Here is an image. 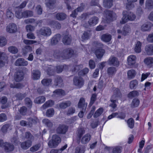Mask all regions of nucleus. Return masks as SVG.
Listing matches in <instances>:
<instances>
[{"label": "nucleus", "mask_w": 153, "mask_h": 153, "mask_svg": "<svg viewBox=\"0 0 153 153\" xmlns=\"http://www.w3.org/2000/svg\"><path fill=\"white\" fill-rule=\"evenodd\" d=\"M123 15L122 21H120L121 23L122 24L125 23L128 21H134L136 18L135 15L131 12L124 11L123 12Z\"/></svg>", "instance_id": "f257e3e1"}, {"label": "nucleus", "mask_w": 153, "mask_h": 153, "mask_svg": "<svg viewBox=\"0 0 153 153\" xmlns=\"http://www.w3.org/2000/svg\"><path fill=\"white\" fill-rule=\"evenodd\" d=\"M87 105V103L85 102V100L84 98H81L79 100L78 104V107L82 108V110L80 111L78 114V116L80 118H82L84 114Z\"/></svg>", "instance_id": "f03ea898"}, {"label": "nucleus", "mask_w": 153, "mask_h": 153, "mask_svg": "<svg viewBox=\"0 0 153 153\" xmlns=\"http://www.w3.org/2000/svg\"><path fill=\"white\" fill-rule=\"evenodd\" d=\"M63 52L62 59H68L71 58L74 54V51L71 48L65 49L63 50Z\"/></svg>", "instance_id": "7ed1b4c3"}, {"label": "nucleus", "mask_w": 153, "mask_h": 153, "mask_svg": "<svg viewBox=\"0 0 153 153\" xmlns=\"http://www.w3.org/2000/svg\"><path fill=\"white\" fill-rule=\"evenodd\" d=\"M73 83L74 85L80 88L84 85V80L81 76H75L73 78Z\"/></svg>", "instance_id": "20e7f679"}, {"label": "nucleus", "mask_w": 153, "mask_h": 153, "mask_svg": "<svg viewBox=\"0 0 153 153\" xmlns=\"http://www.w3.org/2000/svg\"><path fill=\"white\" fill-rule=\"evenodd\" d=\"M39 33L45 36H50L52 33L51 29L48 27H44L41 28L39 31Z\"/></svg>", "instance_id": "39448f33"}, {"label": "nucleus", "mask_w": 153, "mask_h": 153, "mask_svg": "<svg viewBox=\"0 0 153 153\" xmlns=\"http://www.w3.org/2000/svg\"><path fill=\"white\" fill-rule=\"evenodd\" d=\"M8 58L7 56L6 53L0 51V68L5 65Z\"/></svg>", "instance_id": "423d86ee"}, {"label": "nucleus", "mask_w": 153, "mask_h": 153, "mask_svg": "<svg viewBox=\"0 0 153 153\" xmlns=\"http://www.w3.org/2000/svg\"><path fill=\"white\" fill-rule=\"evenodd\" d=\"M106 17L107 20L110 21H112L115 20L117 16L116 14L112 11L109 10H106Z\"/></svg>", "instance_id": "0eeeda50"}, {"label": "nucleus", "mask_w": 153, "mask_h": 153, "mask_svg": "<svg viewBox=\"0 0 153 153\" xmlns=\"http://www.w3.org/2000/svg\"><path fill=\"white\" fill-rule=\"evenodd\" d=\"M24 77V74L22 71H18L15 73L14 79L16 82H19L22 81Z\"/></svg>", "instance_id": "6e6552de"}, {"label": "nucleus", "mask_w": 153, "mask_h": 153, "mask_svg": "<svg viewBox=\"0 0 153 153\" xmlns=\"http://www.w3.org/2000/svg\"><path fill=\"white\" fill-rule=\"evenodd\" d=\"M68 128L66 126L60 125L56 129V132L58 134H64L67 131Z\"/></svg>", "instance_id": "1a4fd4ad"}, {"label": "nucleus", "mask_w": 153, "mask_h": 153, "mask_svg": "<svg viewBox=\"0 0 153 153\" xmlns=\"http://www.w3.org/2000/svg\"><path fill=\"white\" fill-rule=\"evenodd\" d=\"M48 25L53 28L59 30L61 27V25L58 22L55 20H51L48 23Z\"/></svg>", "instance_id": "9d476101"}, {"label": "nucleus", "mask_w": 153, "mask_h": 153, "mask_svg": "<svg viewBox=\"0 0 153 153\" xmlns=\"http://www.w3.org/2000/svg\"><path fill=\"white\" fill-rule=\"evenodd\" d=\"M7 32L10 33H13L17 31V27L15 24L14 23H11L7 26L6 28Z\"/></svg>", "instance_id": "9b49d317"}, {"label": "nucleus", "mask_w": 153, "mask_h": 153, "mask_svg": "<svg viewBox=\"0 0 153 153\" xmlns=\"http://www.w3.org/2000/svg\"><path fill=\"white\" fill-rule=\"evenodd\" d=\"M131 31V29L130 27L128 25H125L123 28L122 31L120 30H117L118 33H121L123 35L126 36Z\"/></svg>", "instance_id": "f8f14e48"}, {"label": "nucleus", "mask_w": 153, "mask_h": 153, "mask_svg": "<svg viewBox=\"0 0 153 153\" xmlns=\"http://www.w3.org/2000/svg\"><path fill=\"white\" fill-rule=\"evenodd\" d=\"M145 53L148 55H153V44H149L145 47Z\"/></svg>", "instance_id": "ddd939ff"}, {"label": "nucleus", "mask_w": 153, "mask_h": 153, "mask_svg": "<svg viewBox=\"0 0 153 153\" xmlns=\"http://www.w3.org/2000/svg\"><path fill=\"white\" fill-rule=\"evenodd\" d=\"M27 61H25L23 58L18 59L15 62V65L16 66H26L28 65Z\"/></svg>", "instance_id": "4468645a"}, {"label": "nucleus", "mask_w": 153, "mask_h": 153, "mask_svg": "<svg viewBox=\"0 0 153 153\" xmlns=\"http://www.w3.org/2000/svg\"><path fill=\"white\" fill-rule=\"evenodd\" d=\"M61 38V35L60 34H58L55 35L51 39V44L52 45H54L57 44Z\"/></svg>", "instance_id": "2eb2a0df"}, {"label": "nucleus", "mask_w": 153, "mask_h": 153, "mask_svg": "<svg viewBox=\"0 0 153 153\" xmlns=\"http://www.w3.org/2000/svg\"><path fill=\"white\" fill-rule=\"evenodd\" d=\"M4 149L5 152H10L13 150L14 147L13 144L10 143L5 142L4 145Z\"/></svg>", "instance_id": "dca6fc26"}, {"label": "nucleus", "mask_w": 153, "mask_h": 153, "mask_svg": "<svg viewBox=\"0 0 153 153\" xmlns=\"http://www.w3.org/2000/svg\"><path fill=\"white\" fill-rule=\"evenodd\" d=\"M72 40V38L70 35H65L64 36L62 41L63 44L65 45H70Z\"/></svg>", "instance_id": "f3484780"}, {"label": "nucleus", "mask_w": 153, "mask_h": 153, "mask_svg": "<svg viewBox=\"0 0 153 153\" xmlns=\"http://www.w3.org/2000/svg\"><path fill=\"white\" fill-rule=\"evenodd\" d=\"M56 0H45V4L46 7L50 9H53L56 3Z\"/></svg>", "instance_id": "a211bd4d"}, {"label": "nucleus", "mask_w": 153, "mask_h": 153, "mask_svg": "<svg viewBox=\"0 0 153 153\" xmlns=\"http://www.w3.org/2000/svg\"><path fill=\"white\" fill-rule=\"evenodd\" d=\"M98 18L95 16L91 18L88 21V23L90 26H93L96 25L98 22Z\"/></svg>", "instance_id": "6ab92c4d"}, {"label": "nucleus", "mask_w": 153, "mask_h": 153, "mask_svg": "<svg viewBox=\"0 0 153 153\" xmlns=\"http://www.w3.org/2000/svg\"><path fill=\"white\" fill-rule=\"evenodd\" d=\"M108 62L110 65H113L114 66H118L119 64V62L117 59L115 57L111 56L109 59Z\"/></svg>", "instance_id": "aec40b11"}, {"label": "nucleus", "mask_w": 153, "mask_h": 153, "mask_svg": "<svg viewBox=\"0 0 153 153\" xmlns=\"http://www.w3.org/2000/svg\"><path fill=\"white\" fill-rule=\"evenodd\" d=\"M32 144V141L28 140L22 143L21 144V146L23 149L26 150L30 147Z\"/></svg>", "instance_id": "412c9836"}, {"label": "nucleus", "mask_w": 153, "mask_h": 153, "mask_svg": "<svg viewBox=\"0 0 153 153\" xmlns=\"http://www.w3.org/2000/svg\"><path fill=\"white\" fill-rule=\"evenodd\" d=\"M66 15L63 13H58L55 16V19L59 21L64 20L66 18Z\"/></svg>", "instance_id": "4be33fe9"}, {"label": "nucleus", "mask_w": 153, "mask_h": 153, "mask_svg": "<svg viewBox=\"0 0 153 153\" xmlns=\"http://www.w3.org/2000/svg\"><path fill=\"white\" fill-rule=\"evenodd\" d=\"M71 105V102L70 101H67L61 102L57 105L60 109H65L66 108L70 106Z\"/></svg>", "instance_id": "5701e85b"}, {"label": "nucleus", "mask_w": 153, "mask_h": 153, "mask_svg": "<svg viewBox=\"0 0 153 153\" xmlns=\"http://www.w3.org/2000/svg\"><path fill=\"white\" fill-rule=\"evenodd\" d=\"M136 59V57L135 56L133 55L129 56L127 58L128 65L130 66L134 65L135 63Z\"/></svg>", "instance_id": "b1692460"}, {"label": "nucleus", "mask_w": 153, "mask_h": 153, "mask_svg": "<svg viewBox=\"0 0 153 153\" xmlns=\"http://www.w3.org/2000/svg\"><path fill=\"white\" fill-rule=\"evenodd\" d=\"M105 53V50L101 49H97L95 51V54L97 58L98 59H101Z\"/></svg>", "instance_id": "393cba45"}, {"label": "nucleus", "mask_w": 153, "mask_h": 153, "mask_svg": "<svg viewBox=\"0 0 153 153\" xmlns=\"http://www.w3.org/2000/svg\"><path fill=\"white\" fill-rule=\"evenodd\" d=\"M144 62L149 67L151 68L153 65V58L152 57H146L144 59Z\"/></svg>", "instance_id": "a878e982"}, {"label": "nucleus", "mask_w": 153, "mask_h": 153, "mask_svg": "<svg viewBox=\"0 0 153 153\" xmlns=\"http://www.w3.org/2000/svg\"><path fill=\"white\" fill-rule=\"evenodd\" d=\"M91 138V136L90 134H86L82 138L81 142L83 144H86L89 142Z\"/></svg>", "instance_id": "bb28decb"}, {"label": "nucleus", "mask_w": 153, "mask_h": 153, "mask_svg": "<svg viewBox=\"0 0 153 153\" xmlns=\"http://www.w3.org/2000/svg\"><path fill=\"white\" fill-rule=\"evenodd\" d=\"M32 77L34 80L39 79L40 76V72L38 70H33L32 72Z\"/></svg>", "instance_id": "cd10ccee"}, {"label": "nucleus", "mask_w": 153, "mask_h": 153, "mask_svg": "<svg viewBox=\"0 0 153 153\" xmlns=\"http://www.w3.org/2000/svg\"><path fill=\"white\" fill-rule=\"evenodd\" d=\"M54 82L56 85H59L60 87L63 86V79L61 76H56L55 78Z\"/></svg>", "instance_id": "c85d7f7f"}, {"label": "nucleus", "mask_w": 153, "mask_h": 153, "mask_svg": "<svg viewBox=\"0 0 153 153\" xmlns=\"http://www.w3.org/2000/svg\"><path fill=\"white\" fill-rule=\"evenodd\" d=\"M82 68V65H74L71 69V71L73 74H74Z\"/></svg>", "instance_id": "c756f323"}, {"label": "nucleus", "mask_w": 153, "mask_h": 153, "mask_svg": "<svg viewBox=\"0 0 153 153\" xmlns=\"http://www.w3.org/2000/svg\"><path fill=\"white\" fill-rule=\"evenodd\" d=\"M121 93L120 90L118 88H116L114 91V94L112 95L111 97L113 99H117L118 97H121Z\"/></svg>", "instance_id": "7c9ffc66"}, {"label": "nucleus", "mask_w": 153, "mask_h": 153, "mask_svg": "<svg viewBox=\"0 0 153 153\" xmlns=\"http://www.w3.org/2000/svg\"><path fill=\"white\" fill-rule=\"evenodd\" d=\"M151 25L149 23H146L142 25L141 29L143 31H149L151 29Z\"/></svg>", "instance_id": "2f4dec72"}, {"label": "nucleus", "mask_w": 153, "mask_h": 153, "mask_svg": "<svg viewBox=\"0 0 153 153\" xmlns=\"http://www.w3.org/2000/svg\"><path fill=\"white\" fill-rule=\"evenodd\" d=\"M102 40L105 42H109L111 39V36L108 34H105L102 35L101 36Z\"/></svg>", "instance_id": "473e14b6"}, {"label": "nucleus", "mask_w": 153, "mask_h": 153, "mask_svg": "<svg viewBox=\"0 0 153 153\" xmlns=\"http://www.w3.org/2000/svg\"><path fill=\"white\" fill-rule=\"evenodd\" d=\"M83 9V7L82 6L79 7L72 12V14L71 15V16L73 18H76L77 15V13L82 11Z\"/></svg>", "instance_id": "72a5a7b5"}, {"label": "nucleus", "mask_w": 153, "mask_h": 153, "mask_svg": "<svg viewBox=\"0 0 153 153\" xmlns=\"http://www.w3.org/2000/svg\"><path fill=\"white\" fill-rule=\"evenodd\" d=\"M113 0H103L104 6L107 8H110L113 5Z\"/></svg>", "instance_id": "f704fd0d"}, {"label": "nucleus", "mask_w": 153, "mask_h": 153, "mask_svg": "<svg viewBox=\"0 0 153 153\" xmlns=\"http://www.w3.org/2000/svg\"><path fill=\"white\" fill-rule=\"evenodd\" d=\"M141 46L142 44L141 42L140 41H137L136 44L134 49V51L136 53H139L141 52Z\"/></svg>", "instance_id": "c9c22d12"}, {"label": "nucleus", "mask_w": 153, "mask_h": 153, "mask_svg": "<svg viewBox=\"0 0 153 153\" xmlns=\"http://www.w3.org/2000/svg\"><path fill=\"white\" fill-rule=\"evenodd\" d=\"M27 96V94L26 93H22L19 92L16 94L15 95V97L18 100H22Z\"/></svg>", "instance_id": "e433bc0d"}, {"label": "nucleus", "mask_w": 153, "mask_h": 153, "mask_svg": "<svg viewBox=\"0 0 153 153\" xmlns=\"http://www.w3.org/2000/svg\"><path fill=\"white\" fill-rule=\"evenodd\" d=\"M52 82V80L50 78L43 79L41 81L42 84L45 86H48L50 85Z\"/></svg>", "instance_id": "4c0bfd02"}, {"label": "nucleus", "mask_w": 153, "mask_h": 153, "mask_svg": "<svg viewBox=\"0 0 153 153\" xmlns=\"http://www.w3.org/2000/svg\"><path fill=\"white\" fill-rule=\"evenodd\" d=\"M45 100V98L44 96H40L36 98L34 100L35 103L40 104L43 103Z\"/></svg>", "instance_id": "58836bf2"}, {"label": "nucleus", "mask_w": 153, "mask_h": 153, "mask_svg": "<svg viewBox=\"0 0 153 153\" xmlns=\"http://www.w3.org/2000/svg\"><path fill=\"white\" fill-rule=\"evenodd\" d=\"M117 70L115 67H111L108 68L107 70V73L109 76H112L114 74Z\"/></svg>", "instance_id": "ea45409f"}, {"label": "nucleus", "mask_w": 153, "mask_h": 153, "mask_svg": "<svg viewBox=\"0 0 153 153\" xmlns=\"http://www.w3.org/2000/svg\"><path fill=\"white\" fill-rule=\"evenodd\" d=\"M136 74V72L134 70H129L127 72L128 78L131 79L134 77Z\"/></svg>", "instance_id": "a19ab883"}, {"label": "nucleus", "mask_w": 153, "mask_h": 153, "mask_svg": "<svg viewBox=\"0 0 153 153\" xmlns=\"http://www.w3.org/2000/svg\"><path fill=\"white\" fill-rule=\"evenodd\" d=\"M33 15V12L31 10H26L23 12V16L24 18L30 17Z\"/></svg>", "instance_id": "79ce46f5"}, {"label": "nucleus", "mask_w": 153, "mask_h": 153, "mask_svg": "<svg viewBox=\"0 0 153 153\" xmlns=\"http://www.w3.org/2000/svg\"><path fill=\"white\" fill-rule=\"evenodd\" d=\"M36 119H33L30 117L27 119V127H31L32 126L33 123H36Z\"/></svg>", "instance_id": "37998d69"}, {"label": "nucleus", "mask_w": 153, "mask_h": 153, "mask_svg": "<svg viewBox=\"0 0 153 153\" xmlns=\"http://www.w3.org/2000/svg\"><path fill=\"white\" fill-rule=\"evenodd\" d=\"M63 55V52L62 53L59 50H56L54 51L53 54V56L56 59H60L62 58V56Z\"/></svg>", "instance_id": "c03bdc74"}, {"label": "nucleus", "mask_w": 153, "mask_h": 153, "mask_svg": "<svg viewBox=\"0 0 153 153\" xmlns=\"http://www.w3.org/2000/svg\"><path fill=\"white\" fill-rule=\"evenodd\" d=\"M138 85V82L136 80L131 81L130 83V87L131 89H135Z\"/></svg>", "instance_id": "a18cd8bd"}, {"label": "nucleus", "mask_w": 153, "mask_h": 153, "mask_svg": "<svg viewBox=\"0 0 153 153\" xmlns=\"http://www.w3.org/2000/svg\"><path fill=\"white\" fill-rule=\"evenodd\" d=\"M140 103V101L139 99L134 98L132 100L131 103V107L134 108L137 107Z\"/></svg>", "instance_id": "49530a36"}, {"label": "nucleus", "mask_w": 153, "mask_h": 153, "mask_svg": "<svg viewBox=\"0 0 153 153\" xmlns=\"http://www.w3.org/2000/svg\"><path fill=\"white\" fill-rule=\"evenodd\" d=\"M53 105V102L51 100H49L47 101L42 106L43 109H45Z\"/></svg>", "instance_id": "de8ad7c7"}, {"label": "nucleus", "mask_w": 153, "mask_h": 153, "mask_svg": "<svg viewBox=\"0 0 153 153\" xmlns=\"http://www.w3.org/2000/svg\"><path fill=\"white\" fill-rule=\"evenodd\" d=\"M25 103L26 106L28 108H30L32 105V102L30 99L28 97H27L25 100Z\"/></svg>", "instance_id": "09e8293b"}, {"label": "nucleus", "mask_w": 153, "mask_h": 153, "mask_svg": "<svg viewBox=\"0 0 153 153\" xmlns=\"http://www.w3.org/2000/svg\"><path fill=\"white\" fill-rule=\"evenodd\" d=\"M85 148L84 146H80L76 149L75 153H84Z\"/></svg>", "instance_id": "8fccbe9b"}, {"label": "nucleus", "mask_w": 153, "mask_h": 153, "mask_svg": "<svg viewBox=\"0 0 153 153\" xmlns=\"http://www.w3.org/2000/svg\"><path fill=\"white\" fill-rule=\"evenodd\" d=\"M42 122L48 127L51 128L53 126V123L48 119H43L42 120Z\"/></svg>", "instance_id": "3c124183"}, {"label": "nucleus", "mask_w": 153, "mask_h": 153, "mask_svg": "<svg viewBox=\"0 0 153 153\" xmlns=\"http://www.w3.org/2000/svg\"><path fill=\"white\" fill-rule=\"evenodd\" d=\"M7 98L4 97H2L1 99H0V102L3 104L1 106L2 108H5L7 107V105H4L7 102Z\"/></svg>", "instance_id": "603ef678"}, {"label": "nucleus", "mask_w": 153, "mask_h": 153, "mask_svg": "<svg viewBox=\"0 0 153 153\" xmlns=\"http://www.w3.org/2000/svg\"><path fill=\"white\" fill-rule=\"evenodd\" d=\"M146 7L149 9L153 8V1L152 0H147L146 3Z\"/></svg>", "instance_id": "864d4df0"}, {"label": "nucleus", "mask_w": 153, "mask_h": 153, "mask_svg": "<svg viewBox=\"0 0 153 153\" xmlns=\"http://www.w3.org/2000/svg\"><path fill=\"white\" fill-rule=\"evenodd\" d=\"M103 109L101 108L98 109L95 113L93 115L94 117L97 118L100 116L102 113Z\"/></svg>", "instance_id": "5fc2aeb1"}, {"label": "nucleus", "mask_w": 153, "mask_h": 153, "mask_svg": "<svg viewBox=\"0 0 153 153\" xmlns=\"http://www.w3.org/2000/svg\"><path fill=\"white\" fill-rule=\"evenodd\" d=\"M27 108L25 106H23L21 107L20 109H19V111L21 115L25 116L27 114Z\"/></svg>", "instance_id": "6e6d98bb"}, {"label": "nucleus", "mask_w": 153, "mask_h": 153, "mask_svg": "<svg viewBox=\"0 0 153 153\" xmlns=\"http://www.w3.org/2000/svg\"><path fill=\"white\" fill-rule=\"evenodd\" d=\"M127 123L128 126L130 128H134V121L132 118H130L128 120Z\"/></svg>", "instance_id": "4d7b16f0"}, {"label": "nucleus", "mask_w": 153, "mask_h": 153, "mask_svg": "<svg viewBox=\"0 0 153 153\" xmlns=\"http://www.w3.org/2000/svg\"><path fill=\"white\" fill-rule=\"evenodd\" d=\"M139 95L138 92L136 91H133L131 92H130L128 95V97L130 98H132L133 97H134L138 96Z\"/></svg>", "instance_id": "13d9d810"}, {"label": "nucleus", "mask_w": 153, "mask_h": 153, "mask_svg": "<svg viewBox=\"0 0 153 153\" xmlns=\"http://www.w3.org/2000/svg\"><path fill=\"white\" fill-rule=\"evenodd\" d=\"M122 147L121 146H117L115 147L112 150V153H120L122 150Z\"/></svg>", "instance_id": "bf43d9fd"}, {"label": "nucleus", "mask_w": 153, "mask_h": 153, "mask_svg": "<svg viewBox=\"0 0 153 153\" xmlns=\"http://www.w3.org/2000/svg\"><path fill=\"white\" fill-rule=\"evenodd\" d=\"M25 137L26 138L32 141L34 139V137L29 132H26L25 134Z\"/></svg>", "instance_id": "052dcab7"}, {"label": "nucleus", "mask_w": 153, "mask_h": 153, "mask_svg": "<svg viewBox=\"0 0 153 153\" xmlns=\"http://www.w3.org/2000/svg\"><path fill=\"white\" fill-rule=\"evenodd\" d=\"M53 93L55 95H57L59 96L64 95L65 94L64 91L62 89H56L53 91Z\"/></svg>", "instance_id": "680f3d73"}, {"label": "nucleus", "mask_w": 153, "mask_h": 153, "mask_svg": "<svg viewBox=\"0 0 153 153\" xmlns=\"http://www.w3.org/2000/svg\"><path fill=\"white\" fill-rule=\"evenodd\" d=\"M8 51L11 53L15 54L18 52L17 48L14 46H10L8 48Z\"/></svg>", "instance_id": "e2e57ef3"}, {"label": "nucleus", "mask_w": 153, "mask_h": 153, "mask_svg": "<svg viewBox=\"0 0 153 153\" xmlns=\"http://www.w3.org/2000/svg\"><path fill=\"white\" fill-rule=\"evenodd\" d=\"M52 140L54 141L58 145L61 142V139L60 137L56 135H54L52 137Z\"/></svg>", "instance_id": "0e129e2a"}, {"label": "nucleus", "mask_w": 153, "mask_h": 153, "mask_svg": "<svg viewBox=\"0 0 153 153\" xmlns=\"http://www.w3.org/2000/svg\"><path fill=\"white\" fill-rule=\"evenodd\" d=\"M48 145L49 147L51 148H55L58 145L52 139L49 141Z\"/></svg>", "instance_id": "69168bd1"}, {"label": "nucleus", "mask_w": 153, "mask_h": 153, "mask_svg": "<svg viewBox=\"0 0 153 153\" xmlns=\"http://www.w3.org/2000/svg\"><path fill=\"white\" fill-rule=\"evenodd\" d=\"M77 132V136L79 138H80L83 134L85 133V130L83 128H80L78 129Z\"/></svg>", "instance_id": "338daca9"}, {"label": "nucleus", "mask_w": 153, "mask_h": 153, "mask_svg": "<svg viewBox=\"0 0 153 153\" xmlns=\"http://www.w3.org/2000/svg\"><path fill=\"white\" fill-rule=\"evenodd\" d=\"M54 111L53 108H51L48 109L46 112V116L47 117H51L54 114Z\"/></svg>", "instance_id": "774afa93"}]
</instances>
